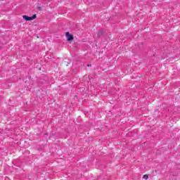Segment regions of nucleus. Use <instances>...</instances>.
Masks as SVG:
<instances>
[{"label":"nucleus","mask_w":180,"mask_h":180,"mask_svg":"<svg viewBox=\"0 0 180 180\" xmlns=\"http://www.w3.org/2000/svg\"><path fill=\"white\" fill-rule=\"evenodd\" d=\"M23 19H25V20L29 21V20H33L34 19H36L37 15L36 14L33 15L32 17H29L27 15H23L22 16Z\"/></svg>","instance_id":"1"},{"label":"nucleus","mask_w":180,"mask_h":180,"mask_svg":"<svg viewBox=\"0 0 180 180\" xmlns=\"http://www.w3.org/2000/svg\"><path fill=\"white\" fill-rule=\"evenodd\" d=\"M143 179L147 180V179H148V175L145 174V175H143Z\"/></svg>","instance_id":"3"},{"label":"nucleus","mask_w":180,"mask_h":180,"mask_svg":"<svg viewBox=\"0 0 180 180\" xmlns=\"http://www.w3.org/2000/svg\"><path fill=\"white\" fill-rule=\"evenodd\" d=\"M66 37H68V41H71V40H74V37L70 34V32H66Z\"/></svg>","instance_id":"2"},{"label":"nucleus","mask_w":180,"mask_h":180,"mask_svg":"<svg viewBox=\"0 0 180 180\" xmlns=\"http://www.w3.org/2000/svg\"><path fill=\"white\" fill-rule=\"evenodd\" d=\"M91 65H88V67H90Z\"/></svg>","instance_id":"4"}]
</instances>
